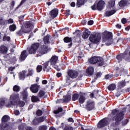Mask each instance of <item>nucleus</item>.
Instances as JSON below:
<instances>
[{
    "instance_id": "obj_1",
    "label": "nucleus",
    "mask_w": 130,
    "mask_h": 130,
    "mask_svg": "<svg viewBox=\"0 0 130 130\" xmlns=\"http://www.w3.org/2000/svg\"><path fill=\"white\" fill-rule=\"evenodd\" d=\"M112 116V123L111 124V128H113V127H115L117 125L119 124V122L121 121L122 119H123V112H119V110L115 109L113 110L111 114Z\"/></svg>"
},
{
    "instance_id": "obj_2",
    "label": "nucleus",
    "mask_w": 130,
    "mask_h": 130,
    "mask_svg": "<svg viewBox=\"0 0 130 130\" xmlns=\"http://www.w3.org/2000/svg\"><path fill=\"white\" fill-rule=\"evenodd\" d=\"M103 39L104 42L106 43V45L109 46L111 45V44H113V43H117L118 40H116V39L112 40V33L108 31H105L103 33Z\"/></svg>"
},
{
    "instance_id": "obj_3",
    "label": "nucleus",
    "mask_w": 130,
    "mask_h": 130,
    "mask_svg": "<svg viewBox=\"0 0 130 130\" xmlns=\"http://www.w3.org/2000/svg\"><path fill=\"white\" fill-rule=\"evenodd\" d=\"M25 28L21 27V28L16 32V34L18 36H22L24 33H29L30 31L34 28V24L32 23V22L27 21L24 24Z\"/></svg>"
},
{
    "instance_id": "obj_4",
    "label": "nucleus",
    "mask_w": 130,
    "mask_h": 130,
    "mask_svg": "<svg viewBox=\"0 0 130 130\" xmlns=\"http://www.w3.org/2000/svg\"><path fill=\"white\" fill-rule=\"evenodd\" d=\"M19 94L13 93L10 96V101L6 104V107H12L16 105V103L19 100Z\"/></svg>"
},
{
    "instance_id": "obj_5",
    "label": "nucleus",
    "mask_w": 130,
    "mask_h": 130,
    "mask_svg": "<svg viewBox=\"0 0 130 130\" xmlns=\"http://www.w3.org/2000/svg\"><path fill=\"white\" fill-rule=\"evenodd\" d=\"M88 60L89 63H91V64H95V63H97L99 67H102V65L104 63L103 58L101 57L93 56Z\"/></svg>"
},
{
    "instance_id": "obj_6",
    "label": "nucleus",
    "mask_w": 130,
    "mask_h": 130,
    "mask_svg": "<svg viewBox=\"0 0 130 130\" xmlns=\"http://www.w3.org/2000/svg\"><path fill=\"white\" fill-rule=\"evenodd\" d=\"M122 58H124L125 60L129 61L130 60V52L128 53V51L126 50L122 54L117 55L116 58L118 60V62H120V61L122 60Z\"/></svg>"
},
{
    "instance_id": "obj_7",
    "label": "nucleus",
    "mask_w": 130,
    "mask_h": 130,
    "mask_svg": "<svg viewBox=\"0 0 130 130\" xmlns=\"http://www.w3.org/2000/svg\"><path fill=\"white\" fill-rule=\"evenodd\" d=\"M105 5V2L103 1H99L96 5L94 4L92 6H91V9L93 11H96V10H98V11H102L104 8V5Z\"/></svg>"
},
{
    "instance_id": "obj_8",
    "label": "nucleus",
    "mask_w": 130,
    "mask_h": 130,
    "mask_svg": "<svg viewBox=\"0 0 130 130\" xmlns=\"http://www.w3.org/2000/svg\"><path fill=\"white\" fill-rule=\"evenodd\" d=\"M101 39V36L98 34H93L90 36L89 41L93 43H97L100 41Z\"/></svg>"
},
{
    "instance_id": "obj_9",
    "label": "nucleus",
    "mask_w": 130,
    "mask_h": 130,
    "mask_svg": "<svg viewBox=\"0 0 130 130\" xmlns=\"http://www.w3.org/2000/svg\"><path fill=\"white\" fill-rule=\"evenodd\" d=\"M85 109H87L88 111L93 110V108H95V102L93 101L88 100L86 102V104L85 106Z\"/></svg>"
},
{
    "instance_id": "obj_10",
    "label": "nucleus",
    "mask_w": 130,
    "mask_h": 130,
    "mask_svg": "<svg viewBox=\"0 0 130 130\" xmlns=\"http://www.w3.org/2000/svg\"><path fill=\"white\" fill-rule=\"evenodd\" d=\"M39 47V43H36L32 44L30 48L28 49V52L30 54H33V53H36V50L38 49Z\"/></svg>"
},
{
    "instance_id": "obj_11",
    "label": "nucleus",
    "mask_w": 130,
    "mask_h": 130,
    "mask_svg": "<svg viewBox=\"0 0 130 130\" xmlns=\"http://www.w3.org/2000/svg\"><path fill=\"white\" fill-rule=\"evenodd\" d=\"M68 75L71 79H76L78 77V72L75 70H70L68 72Z\"/></svg>"
},
{
    "instance_id": "obj_12",
    "label": "nucleus",
    "mask_w": 130,
    "mask_h": 130,
    "mask_svg": "<svg viewBox=\"0 0 130 130\" xmlns=\"http://www.w3.org/2000/svg\"><path fill=\"white\" fill-rule=\"evenodd\" d=\"M108 123V121H107V119L104 118L99 122L98 124V128H102V127H104V126H106Z\"/></svg>"
},
{
    "instance_id": "obj_13",
    "label": "nucleus",
    "mask_w": 130,
    "mask_h": 130,
    "mask_svg": "<svg viewBox=\"0 0 130 130\" xmlns=\"http://www.w3.org/2000/svg\"><path fill=\"white\" fill-rule=\"evenodd\" d=\"M31 92L32 93H37L39 91V85L37 84H32L29 88Z\"/></svg>"
},
{
    "instance_id": "obj_14",
    "label": "nucleus",
    "mask_w": 130,
    "mask_h": 130,
    "mask_svg": "<svg viewBox=\"0 0 130 130\" xmlns=\"http://www.w3.org/2000/svg\"><path fill=\"white\" fill-rule=\"evenodd\" d=\"M45 120V118L44 117H41L37 118L35 119L32 123L35 125H37L38 123H40V122H43V121Z\"/></svg>"
},
{
    "instance_id": "obj_15",
    "label": "nucleus",
    "mask_w": 130,
    "mask_h": 130,
    "mask_svg": "<svg viewBox=\"0 0 130 130\" xmlns=\"http://www.w3.org/2000/svg\"><path fill=\"white\" fill-rule=\"evenodd\" d=\"M51 64L49 63V61H47L44 63V68L43 70L45 72H50V70H51V67H50Z\"/></svg>"
},
{
    "instance_id": "obj_16",
    "label": "nucleus",
    "mask_w": 130,
    "mask_h": 130,
    "mask_svg": "<svg viewBox=\"0 0 130 130\" xmlns=\"http://www.w3.org/2000/svg\"><path fill=\"white\" fill-rule=\"evenodd\" d=\"M28 56V54H27V51L24 50L21 54L19 57V60L20 61H24L26 58Z\"/></svg>"
},
{
    "instance_id": "obj_17",
    "label": "nucleus",
    "mask_w": 130,
    "mask_h": 130,
    "mask_svg": "<svg viewBox=\"0 0 130 130\" xmlns=\"http://www.w3.org/2000/svg\"><path fill=\"white\" fill-rule=\"evenodd\" d=\"M12 23H14V20L12 19H9L8 20H4L2 18H0V25L12 24Z\"/></svg>"
},
{
    "instance_id": "obj_18",
    "label": "nucleus",
    "mask_w": 130,
    "mask_h": 130,
    "mask_svg": "<svg viewBox=\"0 0 130 130\" xmlns=\"http://www.w3.org/2000/svg\"><path fill=\"white\" fill-rule=\"evenodd\" d=\"M58 59V58L56 56H53L51 57V59L49 61V63L51 66H55L56 63L57 62V60Z\"/></svg>"
},
{
    "instance_id": "obj_19",
    "label": "nucleus",
    "mask_w": 130,
    "mask_h": 130,
    "mask_svg": "<svg viewBox=\"0 0 130 130\" xmlns=\"http://www.w3.org/2000/svg\"><path fill=\"white\" fill-rule=\"evenodd\" d=\"M50 15L52 18L53 19L56 18L57 17V15H58V10L57 9H53L50 13Z\"/></svg>"
},
{
    "instance_id": "obj_20",
    "label": "nucleus",
    "mask_w": 130,
    "mask_h": 130,
    "mask_svg": "<svg viewBox=\"0 0 130 130\" xmlns=\"http://www.w3.org/2000/svg\"><path fill=\"white\" fill-rule=\"evenodd\" d=\"M91 35V31H89L88 28H85L84 31L82 35V38L83 39H87L89 36Z\"/></svg>"
},
{
    "instance_id": "obj_21",
    "label": "nucleus",
    "mask_w": 130,
    "mask_h": 130,
    "mask_svg": "<svg viewBox=\"0 0 130 130\" xmlns=\"http://www.w3.org/2000/svg\"><path fill=\"white\" fill-rule=\"evenodd\" d=\"M9 49H8V47H7L5 45H1L0 46V53H2V54H6L8 53V51Z\"/></svg>"
},
{
    "instance_id": "obj_22",
    "label": "nucleus",
    "mask_w": 130,
    "mask_h": 130,
    "mask_svg": "<svg viewBox=\"0 0 130 130\" xmlns=\"http://www.w3.org/2000/svg\"><path fill=\"white\" fill-rule=\"evenodd\" d=\"M86 74L88 76H92L94 74V68L92 67H88L86 70Z\"/></svg>"
},
{
    "instance_id": "obj_23",
    "label": "nucleus",
    "mask_w": 130,
    "mask_h": 130,
    "mask_svg": "<svg viewBox=\"0 0 130 130\" xmlns=\"http://www.w3.org/2000/svg\"><path fill=\"white\" fill-rule=\"evenodd\" d=\"M49 50V49H48V47L46 46H44L40 50V52L42 54H45V53H47V52Z\"/></svg>"
},
{
    "instance_id": "obj_24",
    "label": "nucleus",
    "mask_w": 130,
    "mask_h": 130,
    "mask_svg": "<svg viewBox=\"0 0 130 130\" xmlns=\"http://www.w3.org/2000/svg\"><path fill=\"white\" fill-rule=\"evenodd\" d=\"M86 101V97L84 94H80L79 96V102L81 104H83L84 102Z\"/></svg>"
},
{
    "instance_id": "obj_25",
    "label": "nucleus",
    "mask_w": 130,
    "mask_h": 130,
    "mask_svg": "<svg viewBox=\"0 0 130 130\" xmlns=\"http://www.w3.org/2000/svg\"><path fill=\"white\" fill-rule=\"evenodd\" d=\"M115 13H116V11L113 10L111 11H106L105 15L106 17H110V16H112V15H114V14H115Z\"/></svg>"
},
{
    "instance_id": "obj_26",
    "label": "nucleus",
    "mask_w": 130,
    "mask_h": 130,
    "mask_svg": "<svg viewBox=\"0 0 130 130\" xmlns=\"http://www.w3.org/2000/svg\"><path fill=\"white\" fill-rule=\"evenodd\" d=\"M71 99H72V96L71 95H68L64 96L63 100V103H68V102H70Z\"/></svg>"
},
{
    "instance_id": "obj_27",
    "label": "nucleus",
    "mask_w": 130,
    "mask_h": 130,
    "mask_svg": "<svg viewBox=\"0 0 130 130\" xmlns=\"http://www.w3.org/2000/svg\"><path fill=\"white\" fill-rule=\"evenodd\" d=\"M25 75H26L25 71H23L22 72H20L19 75L20 80L23 81V80L25 79Z\"/></svg>"
},
{
    "instance_id": "obj_28",
    "label": "nucleus",
    "mask_w": 130,
    "mask_h": 130,
    "mask_svg": "<svg viewBox=\"0 0 130 130\" xmlns=\"http://www.w3.org/2000/svg\"><path fill=\"white\" fill-rule=\"evenodd\" d=\"M27 124L25 123H22L21 124L18 125V130H25Z\"/></svg>"
},
{
    "instance_id": "obj_29",
    "label": "nucleus",
    "mask_w": 130,
    "mask_h": 130,
    "mask_svg": "<svg viewBox=\"0 0 130 130\" xmlns=\"http://www.w3.org/2000/svg\"><path fill=\"white\" fill-rule=\"evenodd\" d=\"M127 4V0H122L119 3V7H122L126 6Z\"/></svg>"
},
{
    "instance_id": "obj_30",
    "label": "nucleus",
    "mask_w": 130,
    "mask_h": 130,
    "mask_svg": "<svg viewBox=\"0 0 130 130\" xmlns=\"http://www.w3.org/2000/svg\"><path fill=\"white\" fill-rule=\"evenodd\" d=\"M85 4V0H78L77 2V6L80 8Z\"/></svg>"
},
{
    "instance_id": "obj_31",
    "label": "nucleus",
    "mask_w": 130,
    "mask_h": 130,
    "mask_svg": "<svg viewBox=\"0 0 130 130\" xmlns=\"http://www.w3.org/2000/svg\"><path fill=\"white\" fill-rule=\"evenodd\" d=\"M116 88V85L114 84H111L110 85H109L108 89L109 91H113L114 90H115Z\"/></svg>"
},
{
    "instance_id": "obj_32",
    "label": "nucleus",
    "mask_w": 130,
    "mask_h": 130,
    "mask_svg": "<svg viewBox=\"0 0 130 130\" xmlns=\"http://www.w3.org/2000/svg\"><path fill=\"white\" fill-rule=\"evenodd\" d=\"M9 120H10V117L8 115H5L2 118V122H7Z\"/></svg>"
},
{
    "instance_id": "obj_33",
    "label": "nucleus",
    "mask_w": 130,
    "mask_h": 130,
    "mask_svg": "<svg viewBox=\"0 0 130 130\" xmlns=\"http://www.w3.org/2000/svg\"><path fill=\"white\" fill-rule=\"evenodd\" d=\"M50 37L49 36H46L44 38V43L45 44H49L50 42H49Z\"/></svg>"
},
{
    "instance_id": "obj_34",
    "label": "nucleus",
    "mask_w": 130,
    "mask_h": 130,
    "mask_svg": "<svg viewBox=\"0 0 130 130\" xmlns=\"http://www.w3.org/2000/svg\"><path fill=\"white\" fill-rule=\"evenodd\" d=\"M22 94L23 100L24 101H26V100H27V97H28V93L27 92V91L26 90L23 91Z\"/></svg>"
},
{
    "instance_id": "obj_35",
    "label": "nucleus",
    "mask_w": 130,
    "mask_h": 130,
    "mask_svg": "<svg viewBox=\"0 0 130 130\" xmlns=\"http://www.w3.org/2000/svg\"><path fill=\"white\" fill-rule=\"evenodd\" d=\"M31 101L32 102H38V101H40V100L38 96L33 95L31 96Z\"/></svg>"
},
{
    "instance_id": "obj_36",
    "label": "nucleus",
    "mask_w": 130,
    "mask_h": 130,
    "mask_svg": "<svg viewBox=\"0 0 130 130\" xmlns=\"http://www.w3.org/2000/svg\"><path fill=\"white\" fill-rule=\"evenodd\" d=\"M63 40H64V42H65L66 43H69L73 41V40H72V38H69L68 37H65Z\"/></svg>"
},
{
    "instance_id": "obj_37",
    "label": "nucleus",
    "mask_w": 130,
    "mask_h": 130,
    "mask_svg": "<svg viewBox=\"0 0 130 130\" xmlns=\"http://www.w3.org/2000/svg\"><path fill=\"white\" fill-rule=\"evenodd\" d=\"M118 86L119 88H122V87L125 86V82L123 81H120L118 83Z\"/></svg>"
},
{
    "instance_id": "obj_38",
    "label": "nucleus",
    "mask_w": 130,
    "mask_h": 130,
    "mask_svg": "<svg viewBox=\"0 0 130 130\" xmlns=\"http://www.w3.org/2000/svg\"><path fill=\"white\" fill-rule=\"evenodd\" d=\"M62 110H63L62 108L58 107L57 110H56L54 111V113L55 114H58V113H59L60 112H62Z\"/></svg>"
},
{
    "instance_id": "obj_39",
    "label": "nucleus",
    "mask_w": 130,
    "mask_h": 130,
    "mask_svg": "<svg viewBox=\"0 0 130 130\" xmlns=\"http://www.w3.org/2000/svg\"><path fill=\"white\" fill-rule=\"evenodd\" d=\"M20 90H21V88H20V86L18 85H15L13 87V91L15 92H19Z\"/></svg>"
},
{
    "instance_id": "obj_40",
    "label": "nucleus",
    "mask_w": 130,
    "mask_h": 130,
    "mask_svg": "<svg viewBox=\"0 0 130 130\" xmlns=\"http://www.w3.org/2000/svg\"><path fill=\"white\" fill-rule=\"evenodd\" d=\"M79 98V94L75 93L73 94L72 96V100L73 101H76Z\"/></svg>"
},
{
    "instance_id": "obj_41",
    "label": "nucleus",
    "mask_w": 130,
    "mask_h": 130,
    "mask_svg": "<svg viewBox=\"0 0 130 130\" xmlns=\"http://www.w3.org/2000/svg\"><path fill=\"white\" fill-rule=\"evenodd\" d=\"M81 130H93V128L90 126H81Z\"/></svg>"
},
{
    "instance_id": "obj_42",
    "label": "nucleus",
    "mask_w": 130,
    "mask_h": 130,
    "mask_svg": "<svg viewBox=\"0 0 130 130\" xmlns=\"http://www.w3.org/2000/svg\"><path fill=\"white\" fill-rule=\"evenodd\" d=\"M16 25L15 24H12L10 26L9 28L10 31H11L12 32L15 31L16 30Z\"/></svg>"
},
{
    "instance_id": "obj_43",
    "label": "nucleus",
    "mask_w": 130,
    "mask_h": 130,
    "mask_svg": "<svg viewBox=\"0 0 130 130\" xmlns=\"http://www.w3.org/2000/svg\"><path fill=\"white\" fill-rule=\"evenodd\" d=\"M45 95V92L44 91H43V90H40L39 92V94L38 96L39 97H40V98H42V97Z\"/></svg>"
},
{
    "instance_id": "obj_44",
    "label": "nucleus",
    "mask_w": 130,
    "mask_h": 130,
    "mask_svg": "<svg viewBox=\"0 0 130 130\" xmlns=\"http://www.w3.org/2000/svg\"><path fill=\"white\" fill-rule=\"evenodd\" d=\"M34 70H33V69H29L28 70V73L27 75V77L29 76H32V74H34Z\"/></svg>"
},
{
    "instance_id": "obj_45",
    "label": "nucleus",
    "mask_w": 130,
    "mask_h": 130,
    "mask_svg": "<svg viewBox=\"0 0 130 130\" xmlns=\"http://www.w3.org/2000/svg\"><path fill=\"white\" fill-rule=\"evenodd\" d=\"M48 128L47 126L44 125L39 127V130H47Z\"/></svg>"
},
{
    "instance_id": "obj_46",
    "label": "nucleus",
    "mask_w": 130,
    "mask_h": 130,
    "mask_svg": "<svg viewBox=\"0 0 130 130\" xmlns=\"http://www.w3.org/2000/svg\"><path fill=\"white\" fill-rule=\"evenodd\" d=\"M42 71V66L41 65H38L37 67V73H40Z\"/></svg>"
},
{
    "instance_id": "obj_47",
    "label": "nucleus",
    "mask_w": 130,
    "mask_h": 130,
    "mask_svg": "<svg viewBox=\"0 0 130 130\" xmlns=\"http://www.w3.org/2000/svg\"><path fill=\"white\" fill-rule=\"evenodd\" d=\"M127 122H128V120L127 119L123 120L121 123L122 126H124V125H126V124H127Z\"/></svg>"
},
{
    "instance_id": "obj_48",
    "label": "nucleus",
    "mask_w": 130,
    "mask_h": 130,
    "mask_svg": "<svg viewBox=\"0 0 130 130\" xmlns=\"http://www.w3.org/2000/svg\"><path fill=\"white\" fill-rule=\"evenodd\" d=\"M36 114L38 116H41V115H42V114H43V112L41 110H38L37 111Z\"/></svg>"
},
{
    "instance_id": "obj_49",
    "label": "nucleus",
    "mask_w": 130,
    "mask_h": 130,
    "mask_svg": "<svg viewBox=\"0 0 130 130\" xmlns=\"http://www.w3.org/2000/svg\"><path fill=\"white\" fill-rule=\"evenodd\" d=\"M10 40H11V38H10V37L5 36L3 38V41H10Z\"/></svg>"
},
{
    "instance_id": "obj_50",
    "label": "nucleus",
    "mask_w": 130,
    "mask_h": 130,
    "mask_svg": "<svg viewBox=\"0 0 130 130\" xmlns=\"http://www.w3.org/2000/svg\"><path fill=\"white\" fill-rule=\"evenodd\" d=\"M66 83L68 84V85L71 84V80H70V77L66 76Z\"/></svg>"
},
{
    "instance_id": "obj_51",
    "label": "nucleus",
    "mask_w": 130,
    "mask_h": 130,
    "mask_svg": "<svg viewBox=\"0 0 130 130\" xmlns=\"http://www.w3.org/2000/svg\"><path fill=\"white\" fill-rule=\"evenodd\" d=\"M5 103V100L4 99H0V106H4Z\"/></svg>"
},
{
    "instance_id": "obj_52",
    "label": "nucleus",
    "mask_w": 130,
    "mask_h": 130,
    "mask_svg": "<svg viewBox=\"0 0 130 130\" xmlns=\"http://www.w3.org/2000/svg\"><path fill=\"white\" fill-rule=\"evenodd\" d=\"M18 105L20 107H23L25 105V103L23 101H19L18 102Z\"/></svg>"
},
{
    "instance_id": "obj_53",
    "label": "nucleus",
    "mask_w": 130,
    "mask_h": 130,
    "mask_svg": "<svg viewBox=\"0 0 130 130\" xmlns=\"http://www.w3.org/2000/svg\"><path fill=\"white\" fill-rule=\"evenodd\" d=\"M5 60H10L11 57L9 54H7L4 56Z\"/></svg>"
},
{
    "instance_id": "obj_54",
    "label": "nucleus",
    "mask_w": 130,
    "mask_h": 130,
    "mask_svg": "<svg viewBox=\"0 0 130 130\" xmlns=\"http://www.w3.org/2000/svg\"><path fill=\"white\" fill-rule=\"evenodd\" d=\"M15 115H20V111L18 110H15L14 111Z\"/></svg>"
},
{
    "instance_id": "obj_55",
    "label": "nucleus",
    "mask_w": 130,
    "mask_h": 130,
    "mask_svg": "<svg viewBox=\"0 0 130 130\" xmlns=\"http://www.w3.org/2000/svg\"><path fill=\"white\" fill-rule=\"evenodd\" d=\"M24 130H33V128H32L31 126L26 125Z\"/></svg>"
},
{
    "instance_id": "obj_56",
    "label": "nucleus",
    "mask_w": 130,
    "mask_h": 130,
    "mask_svg": "<svg viewBox=\"0 0 130 130\" xmlns=\"http://www.w3.org/2000/svg\"><path fill=\"white\" fill-rule=\"evenodd\" d=\"M56 103L57 104L63 103V100L61 99H59L56 101Z\"/></svg>"
},
{
    "instance_id": "obj_57",
    "label": "nucleus",
    "mask_w": 130,
    "mask_h": 130,
    "mask_svg": "<svg viewBox=\"0 0 130 130\" xmlns=\"http://www.w3.org/2000/svg\"><path fill=\"white\" fill-rule=\"evenodd\" d=\"M25 2H26V0H22L20 4H19V6L18 7H17L16 8V9H18V8H19V7H21V5H22L23 4H24V3H25Z\"/></svg>"
},
{
    "instance_id": "obj_58",
    "label": "nucleus",
    "mask_w": 130,
    "mask_h": 130,
    "mask_svg": "<svg viewBox=\"0 0 130 130\" xmlns=\"http://www.w3.org/2000/svg\"><path fill=\"white\" fill-rule=\"evenodd\" d=\"M121 22H122V24H125L126 23V19L122 18L121 20Z\"/></svg>"
},
{
    "instance_id": "obj_59",
    "label": "nucleus",
    "mask_w": 130,
    "mask_h": 130,
    "mask_svg": "<svg viewBox=\"0 0 130 130\" xmlns=\"http://www.w3.org/2000/svg\"><path fill=\"white\" fill-rule=\"evenodd\" d=\"M92 24H94V21L93 20H89L88 22V25H92Z\"/></svg>"
},
{
    "instance_id": "obj_60",
    "label": "nucleus",
    "mask_w": 130,
    "mask_h": 130,
    "mask_svg": "<svg viewBox=\"0 0 130 130\" xmlns=\"http://www.w3.org/2000/svg\"><path fill=\"white\" fill-rule=\"evenodd\" d=\"M64 130H73V128L72 127H66Z\"/></svg>"
},
{
    "instance_id": "obj_61",
    "label": "nucleus",
    "mask_w": 130,
    "mask_h": 130,
    "mask_svg": "<svg viewBox=\"0 0 130 130\" xmlns=\"http://www.w3.org/2000/svg\"><path fill=\"white\" fill-rule=\"evenodd\" d=\"M15 6V2L13 1L11 3V8H13L14 6Z\"/></svg>"
},
{
    "instance_id": "obj_62",
    "label": "nucleus",
    "mask_w": 130,
    "mask_h": 130,
    "mask_svg": "<svg viewBox=\"0 0 130 130\" xmlns=\"http://www.w3.org/2000/svg\"><path fill=\"white\" fill-rule=\"evenodd\" d=\"M68 121H69L70 122H74V119H73V118H69L68 119Z\"/></svg>"
},
{
    "instance_id": "obj_63",
    "label": "nucleus",
    "mask_w": 130,
    "mask_h": 130,
    "mask_svg": "<svg viewBox=\"0 0 130 130\" xmlns=\"http://www.w3.org/2000/svg\"><path fill=\"white\" fill-rule=\"evenodd\" d=\"M56 77H57V78H60V77H61V73H57L56 74Z\"/></svg>"
},
{
    "instance_id": "obj_64",
    "label": "nucleus",
    "mask_w": 130,
    "mask_h": 130,
    "mask_svg": "<svg viewBox=\"0 0 130 130\" xmlns=\"http://www.w3.org/2000/svg\"><path fill=\"white\" fill-rule=\"evenodd\" d=\"M15 70V67H10L9 68V71H11V72H13Z\"/></svg>"
}]
</instances>
